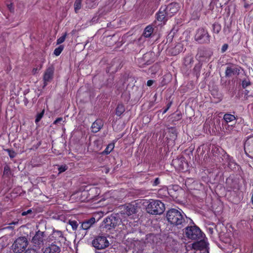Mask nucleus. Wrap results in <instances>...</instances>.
<instances>
[{"instance_id": "nucleus-24", "label": "nucleus", "mask_w": 253, "mask_h": 253, "mask_svg": "<svg viewBox=\"0 0 253 253\" xmlns=\"http://www.w3.org/2000/svg\"><path fill=\"white\" fill-rule=\"evenodd\" d=\"M154 26L152 24L147 26L144 30L142 35L145 38H150L154 32Z\"/></svg>"}, {"instance_id": "nucleus-40", "label": "nucleus", "mask_w": 253, "mask_h": 253, "mask_svg": "<svg viewBox=\"0 0 253 253\" xmlns=\"http://www.w3.org/2000/svg\"><path fill=\"white\" fill-rule=\"evenodd\" d=\"M236 163L233 160L230 159L227 165L228 167L231 169L233 170L236 169Z\"/></svg>"}, {"instance_id": "nucleus-12", "label": "nucleus", "mask_w": 253, "mask_h": 253, "mask_svg": "<svg viewBox=\"0 0 253 253\" xmlns=\"http://www.w3.org/2000/svg\"><path fill=\"white\" fill-rule=\"evenodd\" d=\"M153 54L152 52H146L142 57L138 58L136 63L139 67H144L146 65L151 64L153 62Z\"/></svg>"}, {"instance_id": "nucleus-20", "label": "nucleus", "mask_w": 253, "mask_h": 253, "mask_svg": "<svg viewBox=\"0 0 253 253\" xmlns=\"http://www.w3.org/2000/svg\"><path fill=\"white\" fill-rule=\"evenodd\" d=\"M200 241L193 244L194 249L198 250H203L208 247V243L203 238L199 239Z\"/></svg>"}, {"instance_id": "nucleus-11", "label": "nucleus", "mask_w": 253, "mask_h": 253, "mask_svg": "<svg viewBox=\"0 0 253 253\" xmlns=\"http://www.w3.org/2000/svg\"><path fill=\"white\" fill-rule=\"evenodd\" d=\"M156 19L162 24H166L170 18L166 10V5H162L155 14Z\"/></svg>"}, {"instance_id": "nucleus-50", "label": "nucleus", "mask_w": 253, "mask_h": 253, "mask_svg": "<svg viewBox=\"0 0 253 253\" xmlns=\"http://www.w3.org/2000/svg\"><path fill=\"white\" fill-rule=\"evenodd\" d=\"M154 83V81L152 80H149L147 82V85L148 86H151Z\"/></svg>"}, {"instance_id": "nucleus-36", "label": "nucleus", "mask_w": 253, "mask_h": 253, "mask_svg": "<svg viewBox=\"0 0 253 253\" xmlns=\"http://www.w3.org/2000/svg\"><path fill=\"white\" fill-rule=\"evenodd\" d=\"M4 151L8 153V154L11 159L15 158L16 156V152L12 149H4Z\"/></svg>"}, {"instance_id": "nucleus-47", "label": "nucleus", "mask_w": 253, "mask_h": 253, "mask_svg": "<svg viewBox=\"0 0 253 253\" xmlns=\"http://www.w3.org/2000/svg\"><path fill=\"white\" fill-rule=\"evenodd\" d=\"M160 181L159 178L157 177L155 179V180L153 182L152 185L154 186H157L158 185H159L160 184Z\"/></svg>"}, {"instance_id": "nucleus-13", "label": "nucleus", "mask_w": 253, "mask_h": 253, "mask_svg": "<svg viewBox=\"0 0 253 253\" xmlns=\"http://www.w3.org/2000/svg\"><path fill=\"white\" fill-rule=\"evenodd\" d=\"M121 209L120 215L122 216H130L136 212L137 207L133 204H128L122 206Z\"/></svg>"}, {"instance_id": "nucleus-51", "label": "nucleus", "mask_w": 253, "mask_h": 253, "mask_svg": "<svg viewBox=\"0 0 253 253\" xmlns=\"http://www.w3.org/2000/svg\"><path fill=\"white\" fill-rule=\"evenodd\" d=\"M32 212V210H28L27 211H23L22 212V215L23 216H24V215H26L27 214H28V213H31Z\"/></svg>"}, {"instance_id": "nucleus-10", "label": "nucleus", "mask_w": 253, "mask_h": 253, "mask_svg": "<svg viewBox=\"0 0 253 253\" xmlns=\"http://www.w3.org/2000/svg\"><path fill=\"white\" fill-rule=\"evenodd\" d=\"M92 245L96 250H102L108 247L109 242L106 237L98 236L92 240Z\"/></svg>"}, {"instance_id": "nucleus-49", "label": "nucleus", "mask_w": 253, "mask_h": 253, "mask_svg": "<svg viewBox=\"0 0 253 253\" xmlns=\"http://www.w3.org/2000/svg\"><path fill=\"white\" fill-rule=\"evenodd\" d=\"M63 120V118L61 117L57 118L53 122L54 124H57L58 123H60L61 121H62Z\"/></svg>"}, {"instance_id": "nucleus-17", "label": "nucleus", "mask_w": 253, "mask_h": 253, "mask_svg": "<svg viewBox=\"0 0 253 253\" xmlns=\"http://www.w3.org/2000/svg\"><path fill=\"white\" fill-rule=\"evenodd\" d=\"M61 249L59 246L52 243L45 247L43 253H59Z\"/></svg>"}, {"instance_id": "nucleus-25", "label": "nucleus", "mask_w": 253, "mask_h": 253, "mask_svg": "<svg viewBox=\"0 0 253 253\" xmlns=\"http://www.w3.org/2000/svg\"><path fill=\"white\" fill-rule=\"evenodd\" d=\"M244 151L247 157L253 159V144L245 146Z\"/></svg>"}, {"instance_id": "nucleus-18", "label": "nucleus", "mask_w": 253, "mask_h": 253, "mask_svg": "<svg viewBox=\"0 0 253 253\" xmlns=\"http://www.w3.org/2000/svg\"><path fill=\"white\" fill-rule=\"evenodd\" d=\"M95 222V219L94 217H91L88 219L85 220L82 222L80 228L84 230H87L92 226Z\"/></svg>"}, {"instance_id": "nucleus-16", "label": "nucleus", "mask_w": 253, "mask_h": 253, "mask_svg": "<svg viewBox=\"0 0 253 253\" xmlns=\"http://www.w3.org/2000/svg\"><path fill=\"white\" fill-rule=\"evenodd\" d=\"M240 67L232 65L226 67L225 74L226 77H230L233 75H238L240 74Z\"/></svg>"}, {"instance_id": "nucleus-5", "label": "nucleus", "mask_w": 253, "mask_h": 253, "mask_svg": "<svg viewBox=\"0 0 253 253\" xmlns=\"http://www.w3.org/2000/svg\"><path fill=\"white\" fill-rule=\"evenodd\" d=\"M193 225H188L185 228V234L189 239L199 240L203 238V233L199 227L193 222H191Z\"/></svg>"}, {"instance_id": "nucleus-38", "label": "nucleus", "mask_w": 253, "mask_h": 253, "mask_svg": "<svg viewBox=\"0 0 253 253\" xmlns=\"http://www.w3.org/2000/svg\"><path fill=\"white\" fill-rule=\"evenodd\" d=\"M44 113V109L42 110V111L40 113H38V114L36 116V119H35L36 123H38V122H39L41 121V120L43 116Z\"/></svg>"}, {"instance_id": "nucleus-31", "label": "nucleus", "mask_w": 253, "mask_h": 253, "mask_svg": "<svg viewBox=\"0 0 253 253\" xmlns=\"http://www.w3.org/2000/svg\"><path fill=\"white\" fill-rule=\"evenodd\" d=\"M212 32L214 33L218 34L221 29V26L218 23H214L212 25Z\"/></svg>"}, {"instance_id": "nucleus-8", "label": "nucleus", "mask_w": 253, "mask_h": 253, "mask_svg": "<svg viewBox=\"0 0 253 253\" xmlns=\"http://www.w3.org/2000/svg\"><path fill=\"white\" fill-rule=\"evenodd\" d=\"M212 55V52L205 47L200 48L196 55V59L199 63L208 62Z\"/></svg>"}, {"instance_id": "nucleus-22", "label": "nucleus", "mask_w": 253, "mask_h": 253, "mask_svg": "<svg viewBox=\"0 0 253 253\" xmlns=\"http://www.w3.org/2000/svg\"><path fill=\"white\" fill-rule=\"evenodd\" d=\"M52 237L55 240V242H60L64 239L63 234L62 231L54 230L52 234Z\"/></svg>"}, {"instance_id": "nucleus-28", "label": "nucleus", "mask_w": 253, "mask_h": 253, "mask_svg": "<svg viewBox=\"0 0 253 253\" xmlns=\"http://www.w3.org/2000/svg\"><path fill=\"white\" fill-rule=\"evenodd\" d=\"M168 132L169 134V136L172 139L175 140L177 137L176 130L175 127H170L168 128Z\"/></svg>"}, {"instance_id": "nucleus-43", "label": "nucleus", "mask_w": 253, "mask_h": 253, "mask_svg": "<svg viewBox=\"0 0 253 253\" xmlns=\"http://www.w3.org/2000/svg\"><path fill=\"white\" fill-rule=\"evenodd\" d=\"M251 82L249 80H244L242 82V86L243 88L246 89L248 86L251 85Z\"/></svg>"}, {"instance_id": "nucleus-44", "label": "nucleus", "mask_w": 253, "mask_h": 253, "mask_svg": "<svg viewBox=\"0 0 253 253\" xmlns=\"http://www.w3.org/2000/svg\"><path fill=\"white\" fill-rule=\"evenodd\" d=\"M182 118V114L181 113H178L177 114H174V116H173V121H178L180 120H181Z\"/></svg>"}, {"instance_id": "nucleus-54", "label": "nucleus", "mask_w": 253, "mask_h": 253, "mask_svg": "<svg viewBox=\"0 0 253 253\" xmlns=\"http://www.w3.org/2000/svg\"><path fill=\"white\" fill-rule=\"evenodd\" d=\"M14 224V223L12 222V223H10V224Z\"/></svg>"}, {"instance_id": "nucleus-30", "label": "nucleus", "mask_w": 253, "mask_h": 253, "mask_svg": "<svg viewBox=\"0 0 253 253\" xmlns=\"http://www.w3.org/2000/svg\"><path fill=\"white\" fill-rule=\"evenodd\" d=\"M3 175L8 178H9L11 175L10 168L8 165H6L4 167Z\"/></svg>"}, {"instance_id": "nucleus-6", "label": "nucleus", "mask_w": 253, "mask_h": 253, "mask_svg": "<svg viewBox=\"0 0 253 253\" xmlns=\"http://www.w3.org/2000/svg\"><path fill=\"white\" fill-rule=\"evenodd\" d=\"M29 241L26 237H19L13 242L12 250L14 253H22L26 251Z\"/></svg>"}, {"instance_id": "nucleus-15", "label": "nucleus", "mask_w": 253, "mask_h": 253, "mask_svg": "<svg viewBox=\"0 0 253 253\" xmlns=\"http://www.w3.org/2000/svg\"><path fill=\"white\" fill-rule=\"evenodd\" d=\"M166 7L169 16L171 18L179 11L180 5L177 2H171L166 5Z\"/></svg>"}, {"instance_id": "nucleus-32", "label": "nucleus", "mask_w": 253, "mask_h": 253, "mask_svg": "<svg viewBox=\"0 0 253 253\" xmlns=\"http://www.w3.org/2000/svg\"><path fill=\"white\" fill-rule=\"evenodd\" d=\"M82 1V0H76L74 3V10L75 13H78L79 10L81 8Z\"/></svg>"}, {"instance_id": "nucleus-19", "label": "nucleus", "mask_w": 253, "mask_h": 253, "mask_svg": "<svg viewBox=\"0 0 253 253\" xmlns=\"http://www.w3.org/2000/svg\"><path fill=\"white\" fill-rule=\"evenodd\" d=\"M237 117L229 113L224 114L222 120V124H229L233 123L237 120Z\"/></svg>"}, {"instance_id": "nucleus-33", "label": "nucleus", "mask_w": 253, "mask_h": 253, "mask_svg": "<svg viewBox=\"0 0 253 253\" xmlns=\"http://www.w3.org/2000/svg\"><path fill=\"white\" fill-rule=\"evenodd\" d=\"M233 180L232 179L228 178L226 180V186L228 191H231L235 189V186L232 184H230V182H233Z\"/></svg>"}, {"instance_id": "nucleus-52", "label": "nucleus", "mask_w": 253, "mask_h": 253, "mask_svg": "<svg viewBox=\"0 0 253 253\" xmlns=\"http://www.w3.org/2000/svg\"><path fill=\"white\" fill-rule=\"evenodd\" d=\"M187 58H189V62H190V63H191L193 61V58L191 57V56L186 57V59H187Z\"/></svg>"}, {"instance_id": "nucleus-37", "label": "nucleus", "mask_w": 253, "mask_h": 253, "mask_svg": "<svg viewBox=\"0 0 253 253\" xmlns=\"http://www.w3.org/2000/svg\"><path fill=\"white\" fill-rule=\"evenodd\" d=\"M64 49V46L62 45L59 46L58 47L56 48L54 50V54L56 56H59Z\"/></svg>"}, {"instance_id": "nucleus-39", "label": "nucleus", "mask_w": 253, "mask_h": 253, "mask_svg": "<svg viewBox=\"0 0 253 253\" xmlns=\"http://www.w3.org/2000/svg\"><path fill=\"white\" fill-rule=\"evenodd\" d=\"M68 168V167L66 165H62L61 166H58V173H61L64 171H65L66 170H67Z\"/></svg>"}, {"instance_id": "nucleus-4", "label": "nucleus", "mask_w": 253, "mask_h": 253, "mask_svg": "<svg viewBox=\"0 0 253 253\" xmlns=\"http://www.w3.org/2000/svg\"><path fill=\"white\" fill-rule=\"evenodd\" d=\"M146 210L149 214L160 215L164 212L165 206L160 200L151 199L146 208Z\"/></svg>"}, {"instance_id": "nucleus-27", "label": "nucleus", "mask_w": 253, "mask_h": 253, "mask_svg": "<svg viewBox=\"0 0 253 253\" xmlns=\"http://www.w3.org/2000/svg\"><path fill=\"white\" fill-rule=\"evenodd\" d=\"M203 64L198 63L196 64L194 68H193V72L196 75L197 78H198L200 75L201 70Z\"/></svg>"}, {"instance_id": "nucleus-9", "label": "nucleus", "mask_w": 253, "mask_h": 253, "mask_svg": "<svg viewBox=\"0 0 253 253\" xmlns=\"http://www.w3.org/2000/svg\"><path fill=\"white\" fill-rule=\"evenodd\" d=\"M45 233L39 230L36 232L34 236L32 239L31 242L33 246L36 248L37 249H40L43 246L45 241Z\"/></svg>"}, {"instance_id": "nucleus-55", "label": "nucleus", "mask_w": 253, "mask_h": 253, "mask_svg": "<svg viewBox=\"0 0 253 253\" xmlns=\"http://www.w3.org/2000/svg\"><path fill=\"white\" fill-rule=\"evenodd\" d=\"M41 145V143H39V144H38V146H40Z\"/></svg>"}, {"instance_id": "nucleus-14", "label": "nucleus", "mask_w": 253, "mask_h": 253, "mask_svg": "<svg viewBox=\"0 0 253 253\" xmlns=\"http://www.w3.org/2000/svg\"><path fill=\"white\" fill-rule=\"evenodd\" d=\"M54 68L52 65L48 67L45 71L43 75V85L44 88L53 78Z\"/></svg>"}, {"instance_id": "nucleus-1", "label": "nucleus", "mask_w": 253, "mask_h": 253, "mask_svg": "<svg viewBox=\"0 0 253 253\" xmlns=\"http://www.w3.org/2000/svg\"><path fill=\"white\" fill-rule=\"evenodd\" d=\"M168 222L171 225L181 229L186 226L188 220L193 223V220L187 217L181 210L170 209L167 212Z\"/></svg>"}, {"instance_id": "nucleus-56", "label": "nucleus", "mask_w": 253, "mask_h": 253, "mask_svg": "<svg viewBox=\"0 0 253 253\" xmlns=\"http://www.w3.org/2000/svg\"><path fill=\"white\" fill-rule=\"evenodd\" d=\"M252 221H253V218H252Z\"/></svg>"}, {"instance_id": "nucleus-23", "label": "nucleus", "mask_w": 253, "mask_h": 253, "mask_svg": "<svg viewBox=\"0 0 253 253\" xmlns=\"http://www.w3.org/2000/svg\"><path fill=\"white\" fill-rule=\"evenodd\" d=\"M178 164L177 168L179 170L182 171H187L188 168V164L187 162L185 161L183 159H179L176 160Z\"/></svg>"}, {"instance_id": "nucleus-46", "label": "nucleus", "mask_w": 253, "mask_h": 253, "mask_svg": "<svg viewBox=\"0 0 253 253\" xmlns=\"http://www.w3.org/2000/svg\"><path fill=\"white\" fill-rule=\"evenodd\" d=\"M228 47V44L227 43H224L222 46V47H221V53H224L225 52L227 48Z\"/></svg>"}, {"instance_id": "nucleus-48", "label": "nucleus", "mask_w": 253, "mask_h": 253, "mask_svg": "<svg viewBox=\"0 0 253 253\" xmlns=\"http://www.w3.org/2000/svg\"><path fill=\"white\" fill-rule=\"evenodd\" d=\"M171 104H172V102H169L167 105V107L163 111V114H165L168 111V110L170 108V107H171Z\"/></svg>"}, {"instance_id": "nucleus-41", "label": "nucleus", "mask_w": 253, "mask_h": 253, "mask_svg": "<svg viewBox=\"0 0 253 253\" xmlns=\"http://www.w3.org/2000/svg\"><path fill=\"white\" fill-rule=\"evenodd\" d=\"M67 36V33L66 32L61 37L59 38L57 40V44H59L63 43L65 41Z\"/></svg>"}, {"instance_id": "nucleus-35", "label": "nucleus", "mask_w": 253, "mask_h": 253, "mask_svg": "<svg viewBox=\"0 0 253 253\" xmlns=\"http://www.w3.org/2000/svg\"><path fill=\"white\" fill-rule=\"evenodd\" d=\"M236 122L233 123L232 125H229V124H222V126L224 127L227 131H232L235 127Z\"/></svg>"}, {"instance_id": "nucleus-26", "label": "nucleus", "mask_w": 253, "mask_h": 253, "mask_svg": "<svg viewBox=\"0 0 253 253\" xmlns=\"http://www.w3.org/2000/svg\"><path fill=\"white\" fill-rule=\"evenodd\" d=\"M125 111V107L124 104L122 103H119L116 108V115L120 117L121 116Z\"/></svg>"}, {"instance_id": "nucleus-34", "label": "nucleus", "mask_w": 253, "mask_h": 253, "mask_svg": "<svg viewBox=\"0 0 253 253\" xmlns=\"http://www.w3.org/2000/svg\"><path fill=\"white\" fill-rule=\"evenodd\" d=\"M68 223L72 227V228L73 231H76L78 228V223L75 220H69L68 221Z\"/></svg>"}, {"instance_id": "nucleus-7", "label": "nucleus", "mask_w": 253, "mask_h": 253, "mask_svg": "<svg viewBox=\"0 0 253 253\" xmlns=\"http://www.w3.org/2000/svg\"><path fill=\"white\" fill-rule=\"evenodd\" d=\"M210 36L207 30L203 28H199L195 35V40L199 43H208L210 41Z\"/></svg>"}, {"instance_id": "nucleus-21", "label": "nucleus", "mask_w": 253, "mask_h": 253, "mask_svg": "<svg viewBox=\"0 0 253 253\" xmlns=\"http://www.w3.org/2000/svg\"><path fill=\"white\" fill-rule=\"evenodd\" d=\"M103 126V122L101 120H96L91 125V131L93 133L98 132Z\"/></svg>"}, {"instance_id": "nucleus-42", "label": "nucleus", "mask_w": 253, "mask_h": 253, "mask_svg": "<svg viewBox=\"0 0 253 253\" xmlns=\"http://www.w3.org/2000/svg\"><path fill=\"white\" fill-rule=\"evenodd\" d=\"M244 1V6L245 8H248L250 6L253 4V0H243Z\"/></svg>"}, {"instance_id": "nucleus-45", "label": "nucleus", "mask_w": 253, "mask_h": 253, "mask_svg": "<svg viewBox=\"0 0 253 253\" xmlns=\"http://www.w3.org/2000/svg\"><path fill=\"white\" fill-rule=\"evenodd\" d=\"M25 253H39L38 250L37 249H34L33 248H28Z\"/></svg>"}, {"instance_id": "nucleus-29", "label": "nucleus", "mask_w": 253, "mask_h": 253, "mask_svg": "<svg viewBox=\"0 0 253 253\" xmlns=\"http://www.w3.org/2000/svg\"><path fill=\"white\" fill-rule=\"evenodd\" d=\"M114 144H109L105 148V149L102 152V154L103 155H108L110 154L111 152V151L114 149Z\"/></svg>"}, {"instance_id": "nucleus-2", "label": "nucleus", "mask_w": 253, "mask_h": 253, "mask_svg": "<svg viewBox=\"0 0 253 253\" xmlns=\"http://www.w3.org/2000/svg\"><path fill=\"white\" fill-rule=\"evenodd\" d=\"M104 227L108 229L115 228L117 226L122 224L123 230H127L128 226H130V222L127 220L121 218L119 213H113L110 216L107 217L103 220Z\"/></svg>"}, {"instance_id": "nucleus-3", "label": "nucleus", "mask_w": 253, "mask_h": 253, "mask_svg": "<svg viewBox=\"0 0 253 253\" xmlns=\"http://www.w3.org/2000/svg\"><path fill=\"white\" fill-rule=\"evenodd\" d=\"M100 192L101 190L98 187L92 186L88 188L86 187L85 189L81 192L80 199L83 202L97 200Z\"/></svg>"}, {"instance_id": "nucleus-53", "label": "nucleus", "mask_w": 253, "mask_h": 253, "mask_svg": "<svg viewBox=\"0 0 253 253\" xmlns=\"http://www.w3.org/2000/svg\"><path fill=\"white\" fill-rule=\"evenodd\" d=\"M245 92H246V95H249V93H250V91L248 90V89H246L245 90Z\"/></svg>"}]
</instances>
